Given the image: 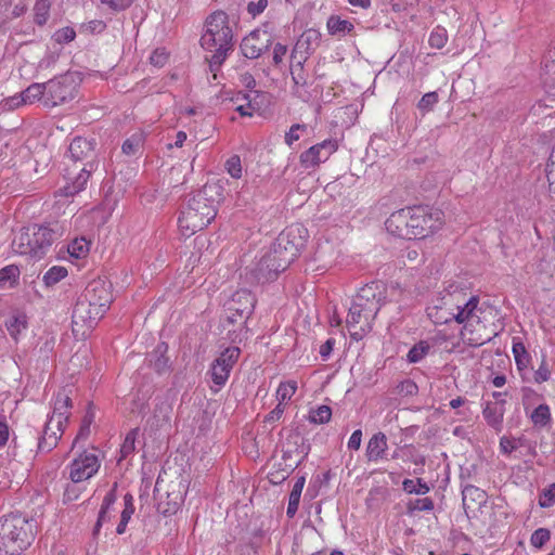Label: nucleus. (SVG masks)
Returning <instances> with one entry per match:
<instances>
[{"label":"nucleus","instance_id":"33","mask_svg":"<svg viewBox=\"0 0 555 555\" xmlns=\"http://www.w3.org/2000/svg\"><path fill=\"white\" fill-rule=\"evenodd\" d=\"M143 146V134L134 133L130 138H128L121 146V151L124 154L131 156L135 155Z\"/></svg>","mask_w":555,"mask_h":555},{"label":"nucleus","instance_id":"11","mask_svg":"<svg viewBox=\"0 0 555 555\" xmlns=\"http://www.w3.org/2000/svg\"><path fill=\"white\" fill-rule=\"evenodd\" d=\"M255 304L256 299L249 291H237L227 304L224 321L228 324H245L254 311Z\"/></svg>","mask_w":555,"mask_h":555},{"label":"nucleus","instance_id":"62","mask_svg":"<svg viewBox=\"0 0 555 555\" xmlns=\"http://www.w3.org/2000/svg\"><path fill=\"white\" fill-rule=\"evenodd\" d=\"M550 370L547 369V366L545 365L544 362H542V364L540 365V367L535 371L534 373V380L537 383H543V382H546L550 378Z\"/></svg>","mask_w":555,"mask_h":555},{"label":"nucleus","instance_id":"17","mask_svg":"<svg viewBox=\"0 0 555 555\" xmlns=\"http://www.w3.org/2000/svg\"><path fill=\"white\" fill-rule=\"evenodd\" d=\"M274 248L261 257L256 266L250 270L251 278L257 283H267L276 279L278 274L286 268H282L280 257H273Z\"/></svg>","mask_w":555,"mask_h":555},{"label":"nucleus","instance_id":"22","mask_svg":"<svg viewBox=\"0 0 555 555\" xmlns=\"http://www.w3.org/2000/svg\"><path fill=\"white\" fill-rule=\"evenodd\" d=\"M541 80L546 91L555 96V40L544 56Z\"/></svg>","mask_w":555,"mask_h":555},{"label":"nucleus","instance_id":"37","mask_svg":"<svg viewBox=\"0 0 555 555\" xmlns=\"http://www.w3.org/2000/svg\"><path fill=\"white\" fill-rule=\"evenodd\" d=\"M139 428L131 429L125 437L124 443L120 448V454L122 459H126L128 455L132 454L135 450V441L139 436Z\"/></svg>","mask_w":555,"mask_h":555},{"label":"nucleus","instance_id":"13","mask_svg":"<svg viewBox=\"0 0 555 555\" xmlns=\"http://www.w3.org/2000/svg\"><path fill=\"white\" fill-rule=\"evenodd\" d=\"M76 83L74 77L69 74L51 79L47 82V95L44 105L54 107L74 99Z\"/></svg>","mask_w":555,"mask_h":555},{"label":"nucleus","instance_id":"45","mask_svg":"<svg viewBox=\"0 0 555 555\" xmlns=\"http://www.w3.org/2000/svg\"><path fill=\"white\" fill-rule=\"evenodd\" d=\"M396 392L402 397H413L418 392L417 385L412 379H404L396 386Z\"/></svg>","mask_w":555,"mask_h":555},{"label":"nucleus","instance_id":"56","mask_svg":"<svg viewBox=\"0 0 555 555\" xmlns=\"http://www.w3.org/2000/svg\"><path fill=\"white\" fill-rule=\"evenodd\" d=\"M102 4L107 5L111 10L117 12L126 10L130 7L131 0H100Z\"/></svg>","mask_w":555,"mask_h":555},{"label":"nucleus","instance_id":"61","mask_svg":"<svg viewBox=\"0 0 555 555\" xmlns=\"http://www.w3.org/2000/svg\"><path fill=\"white\" fill-rule=\"evenodd\" d=\"M292 78L296 86H306L307 85V78L304 73V68L300 70V67L297 66L295 68H291Z\"/></svg>","mask_w":555,"mask_h":555},{"label":"nucleus","instance_id":"27","mask_svg":"<svg viewBox=\"0 0 555 555\" xmlns=\"http://www.w3.org/2000/svg\"><path fill=\"white\" fill-rule=\"evenodd\" d=\"M167 345L162 343L151 353L150 363L151 366L158 373L162 374L169 369V359L165 356L167 351Z\"/></svg>","mask_w":555,"mask_h":555},{"label":"nucleus","instance_id":"53","mask_svg":"<svg viewBox=\"0 0 555 555\" xmlns=\"http://www.w3.org/2000/svg\"><path fill=\"white\" fill-rule=\"evenodd\" d=\"M539 503L541 507H550L555 503V483L543 490Z\"/></svg>","mask_w":555,"mask_h":555},{"label":"nucleus","instance_id":"4","mask_svg":"<svg viewBox=\"0 0 555 555\" xmlns=\"http://www.w3.org/2000/svg\"><path fill=\"white\" fill-rule=\"evenodd\" d=\"M232 29L224 12H214L206 20V29L201 37V46L212 55L209 59L210 69L219 67L232 49Z\"/></svg>","mask_w":555,"mask_h":555},{"label":"nucleus","instance_id":"24","mask_svg":"<svg viewBox=\"0 0 555 555\" xmlns=\"http://www.w3.org/2000/svg\"><path fill=\"white\" fill-rule=\"evenodd\" d=\"M388 448L387 437L384 433H377L372 436L366 447V457L369 461H378L384 457Z\"/></svg>","mask_w":555,"mask_h":555},{"label":"nucleus","instance_id":"48","mask_svg":"<svg viewBox=\"0 0 555 555\" xmlns=\"http://www.w3.org/2000/svg\"><path fill=\"white\" fill-rule=\"evenodd\" d=\"M438 102V94L437 92H428L422 96L420 100L417 107L424 112H430L435 104Z\"/></svg>","mask_w":555,"mask_h":555},{"label":"nucleus","instance_id":"46","mask_svg":"<svg viewBox=\"0 0 555 555\" xmlns=\"http://www.w3.org/2000/svg\"><path fill=\"white\" fill-rule=\"evenodd\" d=\"M225 169L232 178L240 179L242 177V164H241L240 156H237V155L231 156L225 162Z\"/></svg>","mask_w":555,"mask_h":555},{"label":"nucleus","instance_id":"9","mask_svg":"<svg viewBox=\"0 0 555 555\" xmlns=\"http://www.w3.org/2000/svg\"><path fill=\"white\" fill-rule=\"evenodd\" d=\"M411 240L425 238L443 223L442 212L427 207H409Z\"/></svg>","mask_w":555,"mask_h":555},{"label":"nucleus","instance_id":"2","mask_svg":"<svg viewBox=\"0 0 555 555\" xmlns=\"http://www.w3.org/2000/svg\"><path fill=\"white\" fill-rule=\"evenodd\" d=\"M112 302L109 285L101 279L88 283L73 310V331L85 335L103 318Z\"/></svg>","mask_w":555,"mask_h":555},{"label":"nucleus","instance_id":"34","mask_svg":"<svg viewBox=\"0 0 555 555\" xmlns=\"http://www.w3.org/2000/svg\"><path fill=\"white\" fill-rule=\"evenodd\" d=\"M403 490L406 493L426 494L429 491V487L421 478L405 479L402 482Z\"/></svg>","mask_w":555,"mask_h":555},{"label":"nucleus","instance_id":"57","mask_svg":"<svg viewBox=\"0 0 555 555\" xmlns=\"http://www.w3.org/2000/svg\"><path fill=\"white\" fill-rule=\"evenodd\" d=\"M268 7V0L251 1L247 5V12L254 17L261 14Z\"/></svg>","mask_w":555,"mask_h":555},{"label":"nucleus","instance_id":"36","mask_svg":"<svg viewBox=\"0 0 555 555\" xmlns=\"http://www.w3.org/2000/svg\"><path fill=\"white\" fill-rule=\"evenodd\" d=\"M50 2L49 0H37L34 5L35 23L44 25L49 17Z\"/></svg>","mask_w":555,"mask_h":555},{"label":"nucleus","instance_id":"23","mask_svg":"<svg viewBox=\"0 0 555 555\" xmlns=\"http://www.w3.org/2000/svg\"><path fill=\"white\" fill-rule=\"evenodd\" d=\"M463 506L464 509L474 511L477 507H480L482 504L487 502V493L480 488L467 485L464 487L463 491Z\"/></svg>","mask_w":555,"mask_h":555},{"label":"nucleus","instance_id":"30","mask_svg":"<svg viewBox=\"0 0 555 555\" xmlns=\"http://www.w3.org/2000/svg\"><path fill=\"white\" fill-rule=\"evenodd\" d=\"M230 370L227 369L222 363H220L218 360H215L211 364V367H210V376H211V380L212 383L218 386V388L214 389L215 392H217L219 390L220 387H222L229 376H230Z\"/></svg>","mask_w":555,"mask_h":555},{"label":"nucleus","instance_id":"28","mask_svg":"<svg viewBox=\"0 0 555 555\" xmlns=\"http://www.w3.org/2000/svg\"><path fill=\"white\" fill-rule=\"evenodd\" d=\"M326 26L328 33L333 36H345L347 34H351L354 29V26L350 21L341 20L337 15L330 16Z\"/></svg>","mask_w":555,"mask_h":555},{"label":"nucleus","instance_id":"35","mask_svg":"<svg viewBox=\"0 0 555 555\" xmlns=\"http://www.w3.org/2000/svg\"><path fill=\"white\" fill-rule=\"evenodd\" d=\"M241 353V349L238 347H229L216 359L220 363H222L230 371L233 369V365L237 361Z\"/></svg>","mask_w":555,"mask_h":555},{"label":"nucleus","instance_id":"29","mask_svg":"<svg viewBox=\"0 0 555 555\" xmlns=\"http://www.w3.org/2000/svg\"><path fill=\"white\" fill-rule=\"evenodd\" d=\"M47 95V82L44 83H31L28 88H26L21 96L22 102L24 104H33L36 101H39L41 99L44 100V96Z\"/></svg>","mask_w":555,"mask_h":555},{"label":"nucleus","instance_id":"55","mask_svg":"<svg viewBox=\"0 0 555 555\" xmlns=\"http://www.w3.org/2000/svg\"><path fill=\"white\" fill-rule=\"evenodd\" d=\"M76 33L70 27H64L54 34V39L59 43H67L75 39Z\"/></svg>","mask_w":555,"mask_h":555},{"label":"nucleus","instance_id":"10","mask_svg":"<svg viewBox=\"0 0 555 555\" xmlns=\"http://www.w3.org/2000/svg\"><path fill=\"white\" fill-rule=\"evenodd\" d=\"M461 291H443L427 307V315L435 324H448L461 301Z\"/></svg>","mask_w":555,"mask_h":555},{"label":"nucleus","instance_id":"59","mask_svg":"<svg viewBox=\"0 0 555 555\" xmlns=\"http://www.w3.org/2000/svg\"><path fill=\"white\" fill-rule=\"evenodd\" d=\"M150 60H151V63L153 65L158 66V67H163L166 64L167 60H168V54L166 53L165 50L156 49L152 53Z\"/></svg>","mask_w":555,"mask_h":555},{"label":"nucleus","instance_id":"8","mask_svg":"<svg viewBox=\"0 0 555 555\" xmlns=\"http://www.w3.org/2000/svg\"><path fill=\"white\" fill-rule=\"evenodd\" d=\"M306 229L295 224L291 225L286 231L282 232L276 242L272 245L274 248L273 257H280L282 268H287L299 256L301 248L305 246Z\"/></svg>","mask_w":555,"mask_h":555},{"label":"nucleus","instance_id":"43","mask_svg":"<svg viewBox=\"0 0 555 555\" xmlns=\"http://www.w3.org/2000/svg\"><path fill=\"white\" fill-rule=\"evenodd\" d=\"M428 351L429 345L426 341H420L418 344L414 345L408 352V361L410 363H417L427 354Z\"/></svg>","mask_w":555,"mask_h":555},{"label":"nucleus","instance_id":"60","mask_svg":"<svg viewBox=\"0 0 555 555\" xmlns=\"http://www.w3.org/2000/svg\"><path fill=\"white\" fill-rule=\"evenodd\" d=\"M287 53V47L278 42L273 48V63L279 66Z\"/></svg>","mask_w":555,"mask_h":555},{"label":"nucleus","instance_id":"39","mask_svg":"<svg viewBox=\"0 0 555 555\" xmlns=\"http://www.w3.org/2000/svg\"><path fill=\"white\" fill-rule=\"evenodd\" d=\"M67 275V270L61 266H54L49 269L43 275V282L47 286H52L59 283L62 279Z\"/></svg>","mask_w":555,"mask_h":555},{"label":"nucleus","instance_id":"19","mask_svg":"<svg viewBox=\"0 0 555 555\" xmlns=\"http://www.w3.org/2000/svg\"><path fill=\"white\" fill-rule=\"evenodd\" d=\"M320 41H321L320 31L317 29H313V28L307 29L298 38L295 47L292 50L291 60L296 61L297 54H302V53L305 54V55H301L300 60L297 61V66L300 67V70L302 69V65L306 63V61L309 59V56L320 46Z\"/></svg>","mask_w":555,"mask_h":555},{"label":"nucleus","instance_id":"26","mask_svg":"<svg viewBox=\"0 0 555 555\" xmlns=\"http://www.w3.org/2000/svg\"><path fill=\"white\" fill-rule=\"evenodd\" d=\"M116 490H117V482H115L113 485V488L106 493V495L103 499V502H102V505H101V508L99 512L98 520L95 522L94 530H93L94 534H96L100 531V528L102 527V525L104 522H106L107 520L111 519V516H112L111 507L113 506V504L116 502V499H117Z\"/></svg>","mask_w":555,"mask_h":555},{"label":"nucleus","instance_id":"25","mask_svg":"<svg viewBox=\"0 0 555 555\" xmlns=\"http://www.w3.org/2000/svg\"><path fill=\"white\" fill-rule=\"evenodd\" d=\"M504 404L505 400L486 403L482 411V415L487 421L488 425H490L493 428H498L501 426L505 413Z\"/></svg>","mask_w":555,"mask_h":555},{"label":"nucleus","instance_id":"49","mask_svg":"<svg viewBox=\"0 0 555 555\" xmlns=\"http://www.w3.org/2000/svg\"><path fill=\"white\" fill-rule=\"evenodd\" d=\"M20 275V270L16 266H7L0 269V285H4L8 282L15 281Z\"/></svg>","mask_w":555,"mask_h":555},{"label":"nucleus","instance_id":"15","mask_svg":"<svg viewBox=\"0 0 555 555\" xmlns=\"http://www.w3.org/2000/svg\"><path fill=\"white\" fill-rule=\"evenodd\" d=\"M272 44V36L264 29H255L243 38L240 48L242 54L250 60L258 59Z\"/></svg>","mask_w":555,"mask_h":555},{"label":"nucleus","instance_id":"64","mask_svg":"<svg viewBox=\"0 0 555 555\" xmlns=\"http://www.w3.org/2000/svg\"><path fill=\"white\" fill-rule=\"evenodd\" d=\"M284 413V408L281 404H278L266 417L264 422L273 423L279 421Z\"/></svg>","mask_w":555,"mask_h":555},{"label":"nucleus","instance_id":"16","mask_svg":"<svg viewBox=\"0 0 555 555\" xmlns=\"http://www.w3.org/2000/svg\"><path fill=\"white\" fill-rule=\"evenodd\" d=\"M337 149L336 140H324L302 152L299 156L300 164L305 169L315 168L326 162Z\"/></svg>","mask_w":555,"mask_h":555},{"label":"nucleus","instance_id":"54","mask_svg":"<svg viewBox=\"0 0 555 555\" xmlns=\"http://www.w3.org/2000/svg\"><path fill=\"white\" fill-rule=\"evenodd\" d=\"M7 328L12 337H16L22 328L26 327L25 321L17 317H12L5 322Z\"/></svg>","mask_w":555,"mask_h":555},{"label":"nucleus","instance_id":"63","mask_svg":"<svg viewBox=\"0 0 555 555\" xmlns=\"http://www.w3.org/2000/svg\"><path fill=\"white\" fill-rule=\"evenodd\" d=\"M362 440V431L360 429L354 430L348 441V448L351 450H359Z\"/></svg>","mask_w":555,"mask_h":555},{"label":"nucleus","instance_id":"1","mask_svg":"<svg viewBox=\"0 0 555 555\" xmlns=\"http://www.w3.org/2000/svg\"><path fill=\"white\" fill-rule=\"evenodd\" d=\"M221 199L222 191L216 183H206L202 189L190 193L178 220L182 235L190 237L210 224L217 216Z\"/></svg>","mask_w":555,"mask_h":555},{"label":"nucleus","instance_id":"6","mask_svg":"<svg viewBox=\"0 0 555 555\" xmlns=\"http://www.w3.org/2000/svg\"><path fill=\"white\" fill-rule=\"evenodd\" d=\"M57 235V230L54 228L33 224L14 233L11 246L16 254L40 259L47 254Z\"/></svg>","mask_w":555,"mask_h":555},{"label":"nucleus","instance_id":"32","mask_svg":"<svg viewBox=\"0 0 555 555\" xmlns=\"http://www.w3.org/2000/svg\"><path fill=\"white\" fill-rule=\"evenodd\" d=\"M332 417V409L328 405H320L309 411L308 420L313 424H326Z\"/></svg>","mask_w":555,"mask_h":555},{"label":"nucleus","instance_id":"31","mask_svg":"<svg viewBox=\"0 0 555 555\" xmlns=\"http://www.w3.org/2000/svg\"><path fill=\"white\" fill-rule=\"evenodd\" d=\"M72 406V399L65 390L60 391L54 401V409L52 416H63L64 422L67 423L69 414L67 410Z\"/></svg>","mask_w":555,"mask_h":555},{"label":"nucleus","instance_id":"42","mask_svg":"<svg viewBox=\"0 0 555 555\" xmlns=\"http://www.w3.org/2000/svg\"><path fill=\"white\" fill-rule=\"evenodd\" d=\"M513 353L515 357L517 367L519 370H524V369L528 367L529 361H530V356L528 354L525 346L521 343H516L513 345Z\"/></svg>","mask_w":555,"mask_h":555},{"label":"nucleus","instance_id":"5","mask_svg":"<svg viewBox=\"0 0 555 555\" xmlns=\"http://www.w3.org/2000/svg\"><path fill=\"white\" fill-rule=\"evenodd\" d=\"M35 525L26 517L12 514L0 519V555H17L35 537Z\"/></svg>","mask_w":555,"mask_h":555},{"label":"nucleus","instance_id":"20","mask_svg":"<svg viewBox=\"0 0 555 555\" xmlns=\"http://www.w3.org/2000/svg\"><path fill=\"white\" fill-rule=\"evenodd\" d=\"M63 416H51L47 422L43 435L38 442V449L40 451L49 452L56 447L59 439L62 437L64 431Z\"/></svg>","mask_w":555,"mask_h":555},{"label":"nucleus","instance_id":"12","mask_svg":"<svg viewBox=\"0 0 555 555\" xmlns=\"http://www.w3.org/2000/svg\"><path fill=\"white\" fill-rule=\"evenodd\" d=\"M387 288L382 282H372L366 284L354 296L353 301L357 307L364 309L369 315H375L387 301Z\"/></svg>","mask_w":555,"mask_h":555},{"label":"nucleus","instance_id":"18","mask_svg":"<svg viewBox=\"0 0 555 555\" xmlns=\"http://www.w3.org/2000/svg\"><path fill=\"white\" fill-rule=\"evenodd\" d=\"M374 319L375 315H369V312L352 302L346 320L350 336L356 340L362 339L372 330Z\"/></svg>","mask_w":555,"mask_h":555},{"label":"nucleus","instance_id":"3","mask_svg":"<svg viewBox=\"0 0 555 555\" xmlns=\"http://www.w3.org/2000/svg\"><path fill=\"white\" fill-rule=\"evenodd\" d=\"M95 142L86 138H75L69 144L68 152L76 163L83 162L82 167L76 166L66 172L67 184L61 190L65 196H74L82 191L92 171L98 167L95 162Z\"/></svg>","mask_w":555,"mask_h":555},{"label":"nucleus","instance_id":"51","mask_svg":"<svg viewBox=\"0 0 555 555\" xmlns=\"http://www.w3.org/2000/svg\"><path fill=\"white\" fill-rule=\"evenodd\" d=\"M181 501H182L181 495L177 494L175 496V500H172V501H168L167 503L159 502L158 511L164 515L175 514L178 511Z\"/></svg>","mask_w":555,"mask_h":555},{"label":"nucleus","instance_id":"40","mask_svg":"<svg viewBox=\"0 0 555 555\" xmlns=\"http://www.w3.org/2000/svg\"><path fill=\"white\" fill-rule=\"evenodd\" d=\"M297 390V384L294 380H289L286 383H281L276 390V398L279 400V404L282 405V403L286 400H289Z\"/></svg>","mask_w":555,"mask_h":555},{"label":"nucleus","instance_id":"52","mask_svg":"<svg viewBox=\"0 0 555 555\" xmlns=\"http://www.w3.org/2000/svg\"><path fill=\"white\" fill-rule=\"evenodd\" d=\"M409 512H415V511H431L434 509V502L429 498L424 499H416L409 503Z\"/></svg>","mask_w":555,"mask_h":555},{"label":"nucleus","instance_id":"41","mask_svg":"<svg viewBox=\"0 0 555 555\" xmlns=\"http://www.w3.org/2000/svg\"><path fill=\"white\" fill-rule=\"evenodd\" d=\"M448 41V33L447 30L441 27L437 26L433 29L430 36H429V46L435 49H442Z\"/></svg>","mask_w":555,"mask_h":555},{"label":"nucleus","instance_id":"47","mask_svg":"<svg viewBox=\"0 0 555 555\" xmlns=\"http://www.w3.org/2000/svg\"><path fill=\"white\" fill-rule=\"evenodd\" d=\"M551 538V532L546 528H539L532 534L530 542L534 547H542Z\"/></svg>","mask_w":555,"mask_h":555},{"label":"nucleus","instance_id":"44","mask_svg":"<svg viewBox=\"0 0 555 555\" xmlns=\"http://www.w3.org/2000/svg\"><path fill=\"white\" fill-rule=\"evenodd\" d=\"M531 420L534 425L545 426L551 420V412L548 405H538L531 414Z\"/></svg>","mask_w":555,"mask_h":555},{"label":"nucleus","instance_id":"21","mask_svg":"<svg viewBox=\"0 0 555 555\" xmlns=\"http://www.w3.org/2000/svg\"><path fill=\"white\" fill-rule=\"evenodd\" d=\"M385 225L386 230L392 235L411 240L409 208L392 212L386 220Z\"/></svg>","mask_w":555,"mask_h":555},{"label":"nucleus","instance_id":"58","mask_svg":"<svg viewBox=\"0 0 555 555\" xmlns=\"http://www.w3.org/2000/svg\"><path fill=\"white\" fill-rule=\"evenodd\" d=\"M300 129H306V126L305 125H300V124H295L293 125L288 132H286L285 134V142L287 145H292L295 141H298L299 140V134H298V131Z\"/></svg>","mask_w":555,"mask_h":555},{"label":"nucleus","instance_id":"7","mask_svg":"<svg viewBox=\"0 0 555 555\" xmlns=\"http://www.w3.org/2000/svg\"><path fill=\"white\" fill-rule=\"evenodd\" d=\"M459 308L454 311V320L459 324H463L461 331V338L464 344L470 347H480L492 339V336H485L482 334L473 335V327L475 323L479 325L480 318L477 315L479 298L477 296H470L466 299V294L461 291V299H459Z\"/></svg>","mask_w":555,"mask_h":555},{"label":"nucleus","instance_id":"38","mask_svg":"<svg viewBox=\"0 0 555 555\" xmlns=\"http://www.w3.org/2000/svg\"><path fill=\"white\" fill-rule=\"evenodd\" d=\"M89 245L90 243L85 237L75 238L68 245V253L72 257L82 258L88 254Z\"/></svg>","mask_w":555,"mask_h":555},{"label":"nucleus","instance_id":"50","mask_svg":"<svg viewBox=\"0 0 555 555\" xmlns=\"http://www.w3.org/2000/svg\"><path fill=\"white\" fill-rule=\"evenodd\" d=\"M546 178L550 184V189L555 192V143L546 164Z\"/></svg>","mask_w":555,"mask_h":555},{"label":"nucleus","instance_id":"14","mask_svg":"<svg viewBox=\"0 0 555 555\" xmlns=\"http://www.w3.org/2000/svg\"><path fill=\"white\" fill-rule=\"evenodd\" d=\"M99 468L100 462L95 450L92 452L83 451L73 461L69 477L74 483L81 482L96 474Z\"/></svg>","mask_w":555,"mask_h":555}]
</instances>
